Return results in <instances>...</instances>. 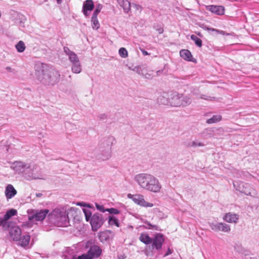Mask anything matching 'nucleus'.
I'll return each mask as SVG.
<instances>
[{"label":"nucleus","instance_id":"obj_30","mask_svg":"<svg viewBox=\"0 0 259 259\" xmlns=\"http://www.w3.org/2000/svg\"><path fill=\"white\" fill-rule=\"evenodd\" d=\"M10 222L7 220H4V218H0V226L3 228V229L7 230L10 227Z\"/></svg>","mask_w":259,"mask_h":259},{"label":"nucleus","instance_id":"obj_51","mask_svg":"<svg viewBox=\"0 0 259 259\" xmlns=\"http://www.w3.org/2000/svg\"><path fill=\"white\" fill-rule=\"evenodd\" d=\"M157 30L158 31V33L160 34L162 33L163 32V29L161 27L159 28L158 29H157Z\"/></svg>","mask_w":259,"mask_h":259},{"label":"nucleus","instance_id":"obj_50","mask_svg":"<svg viewBox=\"0 0 259 259\" xmlns=\"http://www.w3.org/2000/svg\"><path fill=\"white\" fill-rule=\"evenodd\" d=\"M141 51H142L143 55L144 56L148 55L149 54L147 51H146L144 50H142Z\"/></svg>","mask_w":259,"mask_h":259},{"label":"nucleus","instance_id":"obj_1","mask_svg":"<svg viewBox=\"0 0 259 259\" xmlns=\"http://www.w3.org/2000/svg\"><path fill=\"white\" fill-rule=\"evenodd\" d=\"M34 68L38 79L43 84L54 85L59 81L60 75L59 71L46 64L37 63Z\"/></svg>","mask_w":259,"mask_h":259},{"label":"nucleus","instance_id":"obj_43","mask_svg":"<svg viewBox=\"0 0 259 259\" xmlns=\"http://www.w3.org/2000/svg\"><path fill=\"white\" fill-rule=\"evenodd\" d=\"M106 210L110 214H117L119 213V211L117 209L114 208H107Z\"/></svg>","mask_w":259,"mask_h":259},{"label":"nucleus","instance_id":"obj_10","mask_svg":"<svg viewBox=\"0 0 259 259\" xmlns=\"http://www.w3.org/2000/svg\"><path fill=\"white\" fill-rule=\"evenodd\" d=\"M25 178L28 180L33 179H42V176L39 170L34 169V166H31V169H28L27 172L25 173Z\"/></svg>","mask_w":259,"mask_h":259},{"label":"nucleus","instance_id":"obj_42","mask_svg":"<svg viewBox=\"0 0 259 259\" xmlns=\"http://www.w3.org/2000/svg\"><path fill=\"white\" fill-rule=\"evenodd\" d=\"M204 144L201 142H197V141H193L192 143H190L188 145L189 147H196L197 146L202 147L204 146Z\"/></svg>","mask_w":259,"mask_h":259},{"label":"nucleus","instance_id":"obj_55","mask_svg":"<svg viewBox=\"0 0 259 259\" xmlns=\"http://www.w3.org/2000/svg\"><path fill=\"white\" fill-rule=\"evenodd\" d=\"M58 4H61L62 0H56Z\"/></svg>","mask_w":259,"mask_h":259},{"label":"nucleus","instance_id":"obj_13","mask_svg":"<svg viewBox=\"0 0 259 259\" xmlns=\"http://www.w3.org/2000/svg\"><path fill=\"white\" fill-rule=\"evenodd\" d=\"M63 50L65 55L68 57L71 64L80 61L77 55L74 52L71 51L67 47H64Z\"/></svg>","mask_w":259,"mask_h":259},{"label":"nucleus","instance_id":"obj_12","mask_svg":"<svg viewBox=\"0 0 259 259\" xmlns=\"http://www.w3.org/2000/svg\"><path fill=\"white\" fill-rule=\"evenodd\" d=\"M49 212V210L43 209L40 210H36L29 217V220H34L36 221H41L46 217Z\"/></svg>","mask_w":259,"mask_h":259},{"label":"nucleus","instance_id":"obj_57","mask_svg":"<svg viewBox=\"0 0 259 259\" xmlns=\"http://www.w3.org/2000/svg\"><path fill=\"white\" fill-rule=\"evenodd\" d=\"M77 205H80V206H81V205H82V204H81V203H77Z\"/></svg>","mask_w":259,"mask_h":259},{"label":"nucleus","instance_id":"obj_32","mask_svg":"<svg viewBox=\"0 0 259 259\" xmlns=\"http://www.w3.org/2000/svg\"><path fill=\"white\" fill-rule=\"evenodd\" d=\"M15 47H16L17 51L19 53L23 52L26 48L24 42L21 40L19 41L16 45Z\"/></svg>","mask_w":259,"mask_h":259},{"label":"nucleus","instance_id":"obj_4","mask_svg":"<svg viewBox=\"0 0 259 259\" xmlns=\"http://www.w3.org/2000/svg\"><path fill=\"white\" fill-rule=\"evenodd\" d=\"M85 220L90 222L92 231L96 232L100 228L105 221L103 214L99 213H95L93 214L90 210L83 209Z\"/></svg>","mask_w":259,"mask_h":259},{"label":"nucleus","instance_id":"obj_5","mask_svg":"<svg viewBox=\"0 0 259 259\" xmlns=\"http://www.w3.org/2000/svg\"><path fill=\"white\" fill-rule=\"evenodd\" d=\"M192 102L190 95H184L175 92L171 94V106L175 107L187 106Z\"/></svg>","mask_w":259,"mask_h":259},{"label":"nucleus","instance_id":"obj_6","mask_svg":"<svg viewBox=\"0 0 259 259\" xmlns=\"http://www.w3.org/2000/svg\"><path fill=\"white\" fill-rule=\"evenodd\" d=\"M233 186L237 191L244 193L246 195L252 197H255L257 195L256 191L247 183L237 181L233 183Z\"/></svg>","mask_w":259,"mask_h":259},{"label":"nucleus","instance_id":"obj_29","mask_svg":"<svg viewBox=\"0 0 259 259\" xmlns=\"http://www.w3.org/2000/svg\"><path fill=\"white\" fill-rule=\"evenodd\" d=\"M108 224L110 226L115 225L117 227L120 226L118 220L113 215L109 217Z\"/></svg>","mask_w":259,"mask_h":259},{"label":"nucleus","instance_id":"obj_47","mask_svg":"<svg viewBox=\"0 0 259 259\" xmlns=\"http://www.w3.org/2000/svg\"><path fill=\"white\" fill-rule=\"evenodd\" d=\"M235 249L239 253H242L243 250L242 247L239 245H236L235 246Z\"/></svg>","mask_w":259,"mask_h":259},{"label":"nucleus","instance_id":"obj_31","mask_svg":"<svg viewBox=\"0 0 259 259\" xmlns=\"http://www.w3.org/2000/svg\"><path fill=\"white\" fill-rule=\"evenodd\" d=\"M222 119V117L220 115H214L212 117L208 119L206 122L208 124H211L220 121Z\"/></svg>","mask_w":259,"mask_h":259},{"label":"nucleus","instance_id":"obj_27","mask_svg":"<svg viewBox=\"0 0 259 259\" xmlns=\"http://www.w3.org/2000/svg\"><path fill=\"white\" fill-rule=\"evenodd\" d=\"M17 213V211L15 209H11L8 210L4 216V220L8 221L12 217L16 215Z\"/></svg>","mask_w":259,"mask_h":259},{"label":"nucleus","instance_id":"obj_49","mask_svg":"<svg viewBox=\"0 0 259 259\" xmlns=\"http://www.w3.org/2000/svg\"><path fill=\"white\" fill-rule=\"evenodd\" d=\"M133 7L135 8L137 10H139V11H141L142 10V7L140 5L134 4L133 5Z\"/></svg>","mask_w":259,"mask_h":259},{"label":"nucleus","instance_id":"obj_21","mask_svg":"<svg viewBox=\"0 0 259 259\" xmlns=\"http://www.w3.org/2000/svg\"><path fill=\"white\" fill-rule=\"evenodd\" d=\"M5 194L7 199L12 198L17 194V191L11 184H8L5 189Z\"/></svg>","mask_w":259,"mask_h":259},{"label":"nucleus","instance_id":"obj_58","mask_svg":"<svg viewBox=\"0 0 259 259\" xmlns=\"http://www.w3.org/2000/svg\"><path fill=\"white\" fill-rule=\"evenodd\" d=\"M192 93H193V95H196V93H195L194 92H193Z\"/></svg>","mask_w":259,"mask_h":259},{"label":"nucleus","instance_id":"obj_28","mask_svg":"<svg viewBox=\"0 0 259 259\" xmlns=\"http://www.w3.org/2000/svg\"><path fill=\"white\" fill-rule=\"evenodd\" d=\"M145 224L144 225H143V227L146 229H151L153 230H156V231H160V229L159 227L155 225H152L147 221H145L143 222Z\"/></svg>","mask_w":259,"mask_h":259},{"label":"nucleus","instance_id":"obj_20","mask_svg":"<svg viewBox=\"0 0 259 259\" xmlns=\"http://www.w3.org/2000/svg\"><path fill=\"white\" fill-rule=\"evenodd\" d=\"M239 219V215L232 212L227 213L223 217V220L230 223H236Z\"/></svg>","mask_w":259,"mask_h":259},{"label":"nucleus","instance_id":"obj_23","mask_svg":"<svg viewBox=\"0 0 259 259\" xmlns=\"http://www.w3.org/2000/svg\"><path fill=\"white\" fill-rule=\"evenodd\" d=\"M117 2L125 13H127L130 10L131 4L128 0H117Z\"/></svg>","mask_w":259,"mask_h":259},{"label":"nucleus","instance_id":"obj_37","mask_svg":"<svg viewBox=\"0 0 259 259\" xmlns=\"http://www.w3.org/2000/svg\"><path fill=\"white\" fill-rule=\"evenodd\" d=\"M221 224V223H210L209 226L211 228V229L215 231V232H219L220 231V225Z\"/></svg>","mask_w":259,"mask_h":259},{"label":"nucleus","instance_id":"obj_45","mask_svg":"<svg viewBox=\"0 0 259 259\" xmlns=\"http://www.w3.org/2000/svg\"><path fill=\"white\" fill-rule=\"evenodd\" d=\"M99 238L101 240V241H103V240L104 239V240H106L107 239V237L106 236V233L105 232H100L99 234Z\"/></svg>","mask_w":259,"mask_h":259},{"label":"nucleus","instance_id":"obj_40","mask_svg":"<svg viewBox=\"0 0 259 259\" xmlns=\"http://www.w3.org/2000/svg\"><path fill=\"white\" fill-rule=\"evenodd\" d=\"M119 54L120 57H121L122 58H124L127 57L128 56L127 51L124 48H121L119 50Z\"/></svg>","mask_w":259,"mask_h":259},{"label":"nucleus","instance_id":"obj_56","mask_svg":"<svg viewBox=\"0 0 259 259\" xmlns=\"http://www.w3.org/2000/svg\"><path fill=\"white\" fill-rule=\"evenodd\" d=\"M7 69L8 70H11V68H10V67H7Z\"/></svg>","mask_w":259,"mask_h":259},{"label":"nucleus","instance_id":"obj_18","mask_svg":"<svg viewBox=\"0 0 259 259\" xmlns=\"http://www.w3.org/2000/svg\"><path fill=\"white\" fill-rule=\"evenodd\" d=\"M94 8V4L92 0H86L83 4L82 12L85 16H89L91 12Z\"/></svg>","mask_w":259,"mask_h":259},{"label":"nucleus","instance_id":"obj_2","mask_svg":"<svg viewBox=\"0 0 259 259\" xmlns=\"http://www.w3.org/2000/svg\"><path fill=\"white\" fill-rule=\"evenodd\" d=\"M134 180L142 189L153 193H158L161 189V185L154 176L148 173L136 175Z\"/></svg>","mask_w":259,"mask_h":259},{"label":"nucleus","instance_id":"obj_19","mask_svg":"<svg viewBox=\"0 0 259 259\" xmlns=\"http://www.w3.org/2000/svg\"><path fill=\"white\" fill-rule=\"evenodd\" d=\"M206 10L219 15L224 13V8L221 6L209 5L206 6Z\"/></svg>","mask_w":259,"mask_h":259},{"label":"nucleus","instance_id":"obj_15","mask_svg":"<svg viewBox=\"0 0 259 259\" xmlns=\"http://www.w3.org/2000/svg\"><path fill=\"white\" fill-rule=\"evenodd\" d=\"M164 241V239L162 234H156L152 241L153 248H155L157 250L160 249L161 248Z\"/></svg>","mask_w":259,"mask_h":259},{"label":"nucleus","instance_id":"obj_46","mask_svg":"<svg viewBox=\"0 0 259 259\" xmlns=\"http://www.w3.org/2000/svg\"><path fill=\"white\" fill-rule=\"evenodd\" d=\"M208 30H211L212 31H214V32H216L218 33H220L222 35H225V32L223 31V30H218V29H214V28H207Z\"/></svg>","mask_w":259,"mask_h":259},{"label":"nucleus","instance_id":"obj_14","mask_svg":"<svg viewBox=\"0 0 259 259\" xmlns=\"http://www.w3.org/2000/svg\"><path fill=\"white\" fill-rule=\"evenodd\" d=\"M102 252V249L100 246L97 245H93L90 247L87 253L89 256L92 257V259H94L99 257L101 255Z\"/></svg>","mask_w":259,"mask_h":259},{"label":"nucleus","instance_id":"obj_39","mask_svg":"<svg viewBox=\"0 0 259 259\" xmlns=\"http://www.w3.org/2000/svg\"><path fill=\"white\" fill-rule=\"evenodd\" d=\"M73 259H92V258L87 252L78 255L77 256L73 258Z\"/></svg>","mask_w":259,"mask_h":259},{"label":"nucleus","instance_id":"obj_11","mask_svg":"<svg viewBox=\"0 0 259 259\" xmlns=\"http://www.w3.org/2000/svg\"><path fill=\"white\" fill-rule=\"evenodd\" d=\"M22 235V231L18 226H14L10 228L9 235L10 238L14 241H17Z\"/></svg>","mask_w":259,"mask_h":259},{"label":"nucleus","instance_id":"obj_35","mask_svg":"<svg viewBox=\"0 0 259 259\" xmlns=\"http://www.w3.org/2000/svg\"><path fill=\"white\" fill-rule=\"evenodd\" d=\"M191 38L195 42V44L196 46L199 47H201L202 46V40L196 35L194 34L191 35Z\"/></svg>","mask_w":259,"mask_h":259},{"label":"nucleus","instance_id":"obj_22","mask_svg":"<svg viewBox=\"0 0 259 259\" xmlns=\"http://www.w3.org/2000/svg\"><path fill=\"white\" fill-rule=\"evenodd\" d=\"M30 239V236L28 234L24 235L22 236L19 238L18 240H17V244L23 247H25L27 246L29 243Z\"/></svg>","mask_w":259,"mask_h":259},{"label":"nucleus","instance_id":"obj_48","mask_svg":"<svg viewBox=\"0 0 259 259\" xmlns=\"http://www.w3.org/2000/svg\"><path fill=\"white\" fill-rule=\"evenodd\" d=\"M172 252V250L171 249H170L169 248H168L166 253L164 255V256L165 257V256L171 254Z\"/></svg>","mask_w":259,"mask_h":259},{"label":"nucleus","instance_id":"obj_17","mask_svg":"<svg viewBox=\"0 0 259 259\" xmlns=\"http://www.w3.org/2000/svg\"><path fill=\"white\" fill-rule=\"evenodd\" d=\"M99 150L100 153L98 156V159L105 161L111 157L112 149L99 148Z\"/></svg>","mask_w":259,"mask_h":259},{"label":"nucleus","instance_id":"obj_9","mask_svg":"<svg viewBox=\"0 0 259 259\" xmlns=\"http://www.w3.org/2000/svg\"><path fill=\"white\" fill-rule=\"evenodd\" d=\"M115 143V139L113 136L103 138L99 144V148L112 149V146Z\"/></svg>","mask_w":259,"mask_h":259},{"label":"nucleus","instance_id":"obj_24","mask_svg":"<svg viewBox=\"0 0 259 259\" xmlns=\"http://www.w3.org/2000/svg\"><path fill=\"white\" fill-rule=\"evenodd\" d=\"M180 56L184 59L190 61H192V56L191 52L188 50H182L180 52Z\"/></svg>","mask_w":259,"mask_h":259},{"label":"nucleus","instance_id":"obj_54","mask_svg":"<svg viewBox=\"0 0 259 259\" xmlns=\"http://www.w3.org/2000/svg\"><path fill=\"white\" fill-rule=\"evenodd\" d=\"M41 195H42V194H41V193H36V197H40Z\"/></svg>","mask_w":259,"mask_h":259},{"label":"nucleus","instance_id":"obj_53","mask_svg":"<svg viewBox=\"0 0 259 259\" xmlns=\"http://www.w3.org/2000/svg\"><path fill=\"white\" fill-rule=\"evenodd\" d=\"M205 97H206V96H205V95H201L200 97V98L203 99H205V100H208V99L207 98H205Z\"/></svg>","mask_w":259,"mask_h":259},{"label":"nucleus","instance_id":"obj_34","mask_svg":"<svg viewBox=\"0 0 259 259\" xmlns=\"http://www.w3.org/2000/svg\"><path fill=\"white\" fill-rule=\"evenodd\" d=\"M134 70L138 74L142 75L144 72L147 71V68L143 66L136 67Z\"/></svg>","mask_w":259,"mask_h":259},{"label":"nucleus","instance_id":"obj_16","mask_svg":"<svg viewBox=\"0 0 259 259\" xmlns=\"http://www.w3.org/2000/svg\"><path fill=\"white\" fill-rule=\"evenodd\" d=\"M171 95L169 97L168 94L167 93H163L157 98V102L159 104L171 106Z\"/></svg>","mask_w":259,"mask_h":259},{"label":"nucleus","instance_id":"obj_36","mask_svg":"<svg viewBox=\"0 0 259 259\" xmlns=\"http://www.w3.org/2000/svg\"><path fill=\"white\" fill-rule=\"evenodd\" d=\"M220 225V231L225 233H228L230 231L231 229L229 225L221 223Z\"/></svg>","mask_w":259,"mask_h":259},{"label":"nucleus","instance_id":"obj_8","mask_svg":"<svg viewBox=\"0 0 259 259\" xmlns=\"http://www.w3.org/2000/svg\"><path fill=\"white\" fill-rule=\"evenodd\" d=\"M128 198L132 199L135 203L142 207H152L154 205L153 203L146 201L144 196L141 194L132 195L129 194H128Z\"/></svg>","mask_w":259,"mask_h":259},{"label":"nucleus","instance_id":"obj_44","mask_svg":"<svg viewBox=\"0 0 259 259\" xmlns=\"http://www.w3.org/2000/svg\"><path fill=\"white\" fill-rule=\"evenodd\" d=\"M96 207L98 210H99L102 212H105L107 211V210H106L107 208L105 209L104 208V207L103 206V205L96 203Z\"/></svg>","mask_w":259,"mask_h":259},{"label":"nucleus","instance_id":"obj_33","mask_svg":"<svg viewBox=\"0 0 259 259\" xmlns=\"http://www.w3.org/2000/svg\"><path fill=\"white\" fill-rule=\"evenodd\" d=\"M92 28L95 29H98L100 27V24L98 20L97 17L92 16Z\"/></svg>","mask_w":259,"mask_h":259},{"label":"nucleus","instance_id":"obj_52","mask_svg":"<svg viewBox=\"0 0 259 259\" xmlns=\"http://www.w3.org/2000/svg\"><path fill=\"white\" fill-rule=\"evenodd\" d=\"M125 256L124 255H119L118 256V259H124Z\"/></svg>","mask_w":259,"mask_h":259},{"label":"nucleus","instance_id":"obj_26","mask_svg":"<svg viewBox=\"0 0 259 259\" xmlns=\"http://www.w3.org/2000/svg\"><path fill=\"white\" fill-rule=\"evenodd\" d=\"M71 71L73 73L78 74L82 71V67L80 61L71 64Z\"/></svg>","mask_w":259,"mask_h":259},{"label":"nucleus","instance_id":"obj_38","mask_svg":"<svg viewBox=\"0 0 259 259\" xmlns=\"http://www.w3.org/2000/svg\"><path fill=\"white\" fill-rule=\"evenodd\" d=\"M142 76L147 79H151L154 76V75L152 71H148L147 70V71L144 72Z\"/></svg>","mask_w":259,"mask_h":259},{"label":"nucleus","instance_id":"obj_41","mask_svg":"<svg viewBox=\"0 0 259 259\" xmlns=\"http://www.w3.org/2000/svg\"><path fill=\"white\" fill-rule=\"evenodd\" d=\"M102 6L101 4H98L96 6V8L92 16H95V17L96 16L97 17L99 13L100 12L101 10H102Z\"/></svg>","mask_w":259,"mask_h":259},{"label":"nucleus","instance_id":"obj_25","mask_svg":"<svg viewBox=\"0 0 259 259\" xmlns=\"http://www.w3.org/2000/svg\"><path fill=\"white\" fill-rule=\"evenodd\" d=\"M139 240L146 245L151 243L152 241V238L146 233L141 234Z\"/></svg>","mask_w":259,"mask_h":259},{"label":"nucleus","instance_id":"obj_3","mask_svg":"<svg viewBox=\"0 0 259 259\" xmlns=\"http://www.w3.org/2000/svg\"><path fill=\"white\" fill-rule=\"evenodd\" d=\"M50 222L58 227H65L69 224L66 210L64 207L56 208L48 215Z\"/></svg>","mask_w":259,"mask_h":259},{"label":"nucleus","instance_id":"obj_7","mask_svg":"<svg viewBox=\"0 0 259 259\" xmlns=\"http://www.w3.org/2000/svg\"><path fill=\"white\" fill-rule=\"evenodd\" d=\"M11 167L16 172L22 174L25 177V173L27 172L28 169H31V165L21 161H16L12 163Z\"/></svg>","mask_w":259,"mask_h":259}]
</instances>
